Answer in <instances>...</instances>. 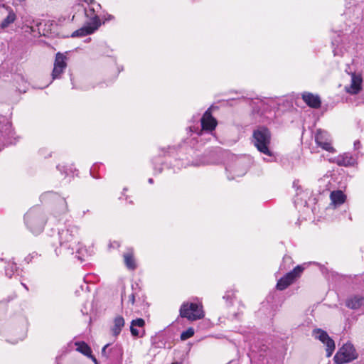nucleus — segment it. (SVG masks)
I'll use <instances>...</instances> for the list:
<instances>
[{"instance_id":"obj_1","label":"nucleus","mask_w":364,"mask_h":364,"mask_svg":"<svg viewBox=\"0 0 364 364\" xmlns=\"http://www.w3.org/2000/svg\"><path fill=\"white\" fill-rule=\"evenodd\" d=\"M78 236L79 228L74 224L66 223L65 227L58 232L60 248L55 250V254L57 255H73L75 253V257L80 261L85 260L83 252H86V250L79 247Z\"/></svg>"},{"instance_id":"obj_6","label":"nucleus","mask_w":364,"mask_h":364,"mask_svg":"<svg viewBox=\"0 0 364 364\" xmlns=\"http://www.w3.org/2000/svg\"><path fill=\"white\" fill-rule=\"evenodd\" d=\"M357 358L355 349L351 343L344 344L336 353L333 360L338 364L350 362Z\"/></svg>"},{"instance_id":"obj_36","label":"nucleus","mask_w":364,"mask_h":364,"mask_svg":"<svg viewBox=\"0 0 364 364\" xmlns=\"http://www.w3.org/2000/svg\"><path fill=\"white\" fill-rule=\"evenodd\" d=\"M95 168H96V165H94V166L91 168V169H90V173L92 175V176H93L94 178H97L95 176H94V175H93V171L95 170Z\"/></svg>"},{"instance_id":"obj_17","label":"nucleus","mask_w":364,"mask_h":364,"mask_svg":"<svg viewBox=\"0 0 364 364\" xmlns=\"http://www.w3.org/2000/svg\"><path fill=\"white\" fill-rule=\"evenodd\" d=\"M346 306L351 309H358L364 306V296L361 295H353L346 301Z\"/></svg>"},{"instance_id":"obj_41","label":"nucleus","mask_w":364,"mask_h":364,"mask_svg":"<svg viewBox=\"0 0 364 364\" xmlns=\"http://www.w3.org/2000/svg\"><path fill=\"white\" fill-rule=\"evenodd\" d=\"M123 298H124V294H122V299H123Z\"/></svg>"},{"instance_id":"obj_35","label":"nucleus","mask_w":364,"mask_h":364,"mask_svg":"<svg viewBox=\"0 0 364 364\" xmlns=\"http://www.w3.org/2000/svg\"><path fill=\"white\" fill-rule=\"evenodd\" d=\"M361 144L360 141L357 140L354 142V148L355 149H358L360 147Z\"/></svg>"},{"instance_id":"obj_29","label":"nucleus","mask_w":364,"mask_h":364,"mask_svg":"<svg viewBox=\"0 0 364 364\" xmlns=\"http://www.w3.org/2000/svg\"><path fill=\"white\" fill-rule=\"evenodd\" d=\"M233 296H234V293L233 292L228 291L223 296V299H226L227 301H229L230 303H231Z\"/></svg>"},{"instance_id":"obj_22","label":"nucleus","mask_w":364,"mask_h":364,"mask_svg":"<svg viewBox=\"0 0 364 364\" xmlns=\"http://www.w3.org/2000/svg\"><path fill=\"white\" fill-rule=\"evenodd\" d=\"M331 203L335 206L340 205L344 203L346 196L341 191H333L330 195Z\"/></svg>"},{"instance_id":"obj_12","label":"nucleus","mask_w":364,"mask_h":364,"mask_svg":"<svg viewBox=\"0 0 364 364\" xmlns=\"http://www.w3.org/2000/svg\"><path fill=\"white\" fill-rule=\"evenodd\" d=\"M201 127H202V132H213L216 125H217V121L216 119L212 116L209 110H207L203 115L201 119ZM202 133H200L201 134Z\"/></svg>"},{"instance_id":"obj_21","label":"nucleus","mask_w":364,"mask_h":364,"mask_svg":"<svg viewBox=\"0 0 364 364\" xmlns=\"http://www.w3.org/2000/svg\"><path fill=\"white\" fill-rule=\"evenodd\" d=\"M125 321L122 316H117L114 319V324L111 328L112 333L114 336H117L124 326Z\"/></svg>"},{"instance_id":"obj_24","label":"nucleus","mask_w":364,"mask_h":364,"mask_svg":"<svg viewBox=\"0 0 364 364\" xmlns=\"http://www.w3.org/2000/svg\"><path fill=\"white\" fill-rule=\"evenodd\" d=\"M33 23H35L36 26H38L41 24V23L36 22L35 20H33V19H32V20L26 19L24 22L23 28H24L25 32L29 33L31 34H33L34 36H36V34L35 33L36 31L35 27L33 26Z\"/></svg>"},{"instance_id":"obj_38","label":"nucleus","mask_w":364,"mask_h":364,"mask_svg":"<svg viewBox=\"0 0 364 364\" xmlns=\"http://www.w3.org/2000/svg\"><path fill=\"white\" fill-rule=\"evenodd\" d=\"M148 181L149 183H153V182H154L152 178H149Z\"/></svg>"},{"instance_id":"obj_40","label":"nucleus","mask_w":364,"mask_h":364,"mask_svg":"<svg viewBox=\"0 0 364 364\" xmlns=\"http://www.w3.org/2000/svg\"><path fill=\"white\" fill-rule=\"evenodd\" d=\"M172 364H181V363H173Z\"/></svg>"},{"instance_id":"obj_31","label":"nucleus","mask_w":364,"mask_h":364,"mask_svg":"<svg viewBox=\"0 0 364 364\" xmlns=\"http://www.w3.org/2000/svg\"><path fill=\"white\" fill-rule=\"evenodd\" d=\"M108 346H109V344H107L102 349V355L106 358L108 357V353L107 352V349Z\"/></svg>"},{"instance_id":"obj_27","label":"nucleus","mask_w":364,"mask_h":364,"mask_svg":"<svg viewBox=\"0 0 364 364\" xmlns=\"http://www.w3.org/2000/svg\"><path fill=\"white\" fill-rule=\"evenodd\" d=\"M194 335V330L193 328H188L186 331H183L181 334V339L186 341Z\"/></svg>"},{"instance_id":"obj_16","label":"nucleus","mask_w":364,"mask_h":364,"mask_svg":"<svg viewBox=\"0 0 364 364\" xmlns=\"http://www.w3.org/2000/svg\"><path fill=\"white\" fill-rule=\"evenodd\" d=\"M302 99L308 106L314 109L319 108L321 104L320 97L310 92H304Z\"/></svg>"},{"instance_id":"obj_4","label":"nucleus","mask_w":364,"mask_h":364,"mask_svg":"<svg viewBox=\"0 0 364 364\" xmlns=\"http://www.w3.org/2000/svg\"><path fill=\"white\" fill-rule=\"evenodd\" d=\"M180 316L188 321H193L203 318L205 314L201 304L193 302H184L181 306Z\"/></svg>"},{"instance_id":"obj_19","label":"nucleus","mask_w":364,"mask_h":364,"mask_svg":"<svg viewBox=\"0 0 364 364\" xmlns=\"http://www.w3.org/2000/svg\"><path fill=\"white\" fill-rule=\"evenodd\" d=\"M97 29V28H94V26L85 22V25L80 29L74 31L71 36L73 38L85 36L92 33Z\"/></svg>"},{"instance_id":"obj_15","label":"nucleus","mask_w":364,"mask_h":364,"mask_svg":"<svg viewBox=\"0 0 364 364\" xmlns=\"http://www.w3.org/2000/svg\"><path fill=\"white\" fill-rule=\"evenodd\" d=\"M226 170L228 172H230V174L232 173V176L228 174V178L229 180L235 179L236 177L242 176L247 172L246 168L242 166L240 162H237L233 166H230L228 168H226Z\"/></svg>"},{"instance_id":"obj_39","label":"nucleus","mask_w":364,"mask_h":364,"mask_svg":"<svg viewBox=\"0 0 364 364\" xmlns=\"http://www.w3.org/2000/svg\"><path fill=\"white\" fill-rule=\"evenodd\" d=\"M21 284L24 287V288H25L26 290H28V287H27V286H26L25 284L21 283Z\"/></svg>"},{"instance_id":"obj_33","label":"nucleus","mask_w":364,"mask_h":364,"mask_svg":"<svg viewBox=\"0 0 364 364\" xmlns=\"http://www.w3.org/2000/svg\"><path fill=\"white\" fill-rule=\"evenodd\" d=\"M209 163H210V161L208 160H203V161H201L200 162H196L193 165L194 166H200V165L208 164Z\"/></svg>"},{"instance_id":"obj_20","label":"nucleus","mask_w":364,"mask_h":364,"mask_svg":"<svg viewBox=\"0 0 364 364\" xmlns=\"http://www.w3.org/2000/svg\"><path fill=\"white\" fill-rule=\"evenodd\" d=\"M123 257L124 264L127 269L134 270L136 268V264L134 257L132 249H129L127 252L124 253Z\"/></svg>"},{"instance_id":"obj_10","label":"nucleus","mask_w":364,"mask_h":364,"mask_svg":"<svg viewBox=\"0 0 364 364\" xmlns=\"http://www.w3.org/2000/svg\"><path fill=\"white\" fill-rule=\"evenodd\" d=\"M67 57L60 53H58L55 55L54 68L52 72L53 80L60 77L61 74L64 72V70L67 67L66 63Z\"/></svg>"},{"instance_id":"obj_30","label":"nucleus","mask_w":364,"mask_h":364,"mask_svg":"<svg viewBox=\"0 0 364 364\" xmlns=\"http://www.w3.org/2000/svg\"><path fill=\"white\" fill-rule=\"evenodd\" d=\"M285 263H291V258L289 256H284L283 257V262L282 264H281L280 266V269H282L283 267L284 269H286L285 267H284V264Z\"/></svg>"},{"instance_id":"obj_14","label":"nucleus","mask_w":364,"mask_h":364,"mask_svg":"<svg viewBox=\"0 0 364 364\" xmlns=\"http://www.w3.org/2000/svg\"><path fill=\"white\" fill-rule=\"evenodd\" d=\"M362 78L360 75L352 74L351 82L349 86H346L345 90L348 93L355 95L361 90Z\"/></svg>"},{"instance_id":"obj_5","label":"nucleus","mask_w":364,"mask_h":364,"mask_svg":"<svg viewBox=\"0 0 364 364\" xmlns=\"http://www.w3.org/2000/svg\"><path fill=\"white\" fill-rule=\"evenodd\" d=\"M81 6L87 18L86 22L94 26V28H98L101 23L96 11L100 7V5L94 0H84Z\"/></svg>"},{"instance_id":"obj_3","label":"nucleus","mask_w":364,"mask_h":364,"mask_svg":"<svg viewBox=\"0 0 364 364\" xmlns=\"http://www.w3.org/2000/svg\"><path fill=\"white\" fill-rule=\"evenodd\" d=\"M25 223L30 231L38 235L41 233L46 223V218L38 207L31 208L25 215Z\"/></svg>"},{"instance_id":"obj_34","label":"nucleus","mask_w":364,"mask_h":364,"mask_svg":"<svg viewBox=\"0 0 364 364\" xmlns=\"http://www.w3.org/2000/svg\"><path fill=\"white\" fill-rule=\"evenodd\" d=\"M57 168L60 171V172H63L65 173V175H68L67 171L65 170V166H57Z\"/></svg>"},{"instance_id":"obj_18","label":"nucleus","mask_w":364,"mask_h":364,"mask_svg":"<svg viewBox=\"0 0 364 364\" xmlns=\"http://www.w3.org/2000/svg\"><path fill=\"white\" fill-rule=\"evenodd\" d=\"M336 162L338 166H353L356 161L350 154L345 153L338 156L336 159Z\"/></svg>"},{"instance_id":"obj_37","label":"nucleus","mask_w":364,"mask_h":364,"mask_svg":"<svg viewBox=\"0 0 364 364\" xmlns=\"http://www.w3.org/2000/svg\"><path fill=\"white\" fill-rule=\"evenodd\" d=\"M112 19H114V16H112V15H109L107 18V20H112Z\"/></svg>"},{"instance_id":"obj_26","label":"nucleus","mask_w":364,"mask_h":364,"mask_svg":"<svg viewBox=\"0 0 364 364\" xmlns=\"http://www.w3.org/2000/svg\"><path fill=\"white\" fill-rule=\"evenodd\" d=\"M17 267L14 262H9L7 265L5 267V273L6 275L9 277H11V276L14 274L15 271H16Z\"/></svg>"},{"instance_id":"obj_8","label":"nucleus","mask_w":364,"mask_h":364,"mask_svg":"<svg viewBox=\"0 0 364 364\" xmlns=\"http://www.w3.org/2000/svg\"><path fill=\"white\" fill-rule=\"evenodd\" d=\"M303 270L304 267L302 266H296L292 271L287 273L277 282V289L280 291L287 289L297 277H300Z\"/></svg>"},{"instance_id":"obj_28","label":"nucleus","mask_w":364,"mask_h":364,"mask_svg":"<svg viewBox=\"0 0 364 364\" xmlns=\"http://www.w3.org/2000/svg\"><path fill=\"white\" fill-rule=\"evenodd\" d=\"M354 282L360 285L362 288H364V274L355 276Z\"/></svg>"},{"instance_id":"obj_13","label":"nucleus","mask_w":364,"mask_h":364,"mask_svg":"<svg viewBox=\"0 0 364 364\" xmlns=\"http://www.w3.org/2000/svg\"><path fill=\"white\" fill-rule=\"evenodd\" d=\"M145 321L143 318L134 319L131 322L130 331L133 336L143 337L145 334Z\"/></svg>"},{"instance_id":"obj_9","label":"nucleus","mask_w":364,"mask_h":364,"mask_svg":"<svg viewBox=\"0 0 364 364\" xmlns=\"http://www.w3.org/2000/svg\"><path fill=\"white\" fill-rule=\"evenodd\" d=\"M315 141L317 145L323 149L332 152L333 148L331 146V139L326 131L318 129L315 135Z\"/></svg>"},{"instance_id":"obj_2","label":"nucleus","mask_w":364,"mask_h":364,"mask_svg":"<svg viewBox=\"0 0 364 364\" xmlns=\"http://www.w3.org/2000/svg\"><path fill=\"white\" fill-rule=\"evenodd\" d=\"M252 137V142L260 153L269 156H272V152L269 149L271 133L267 128L264 127H258L254 130Z\"/></svg>"},{"instance_id":"obj_23","label":"nucleus","mask_w":364,"mask_h":364,"mask_svg":"<svg viewBox=\"0 0 364 364\" xmlns=\"http://www.w3.org/2000/svg\"><path fill=\"white\" fill-rule=\"evenodd\" d=\"M50 196H54L55 198H58L60 213H67V211H68V205H67V203L65 201V199L63 198H60V197L58 196L56 194H55V193H53L52 192H48V193H44L42 196V197L45 198V197Z\"/></svg>"},{"instance_id":"obj_7","label":"nucleus","mask_w":364,"mask_h":364,"mask_svg":"<svg viewBox=\"0 0 364 364\" xmlns=\"http://www.w3.org/2000/svg\"><path fill=\"white\" fill-rule=\"evenodd\" d=\"M312 336L320 341L326 346V356L331 357L335 350L334 341L328 336L326 331L321 328H314L312 331Z\"/></svg>"},{"instance_id":"obj_32","label":"nucleus","mask_w":364,"mask_h":364,"mask_svg":"<svg viewBox=\"0 0 364 364\" xmlns=\"http://www.w3.org/2000/svg\"><path fill=\"white\" fill-rule=\"evenodd\" d=\"M129 302L131 303L132 305L134 304L135 302V293H132L129 296Z\"/></svg>"},{"instance_id":"obj_25","label":"nucleus","mask_w":364,"mask_h":364,"mask_svg":"<svg viewBox=\"0 0 364 364\" xmlns=\"http://www.w3.org/2000/svg\"><path fill=\"white\" fill-rule=\"evenodd\" d=\"M75 345L77 346V350L82 353L83 355L86 356H91V349L89 347V346L85 343V342H77L75 343Z\"/></svg>"},{"instance_id":"obj_11","label":"nucleus","mask_w":364,"mask_h":364,"mask_svg":"<svg viewBox=\"0 0 364 364\" xmlns=\"http://www.w3.org/2000/svg\"><path fill=\"white\" fill-rule=\"evenodd\" d=\"M6 14V18L1 23V28L5 29L13 23L16 19V15L11 7L5 4L0 5V15Z\"/></svg>"}]
</instances>
